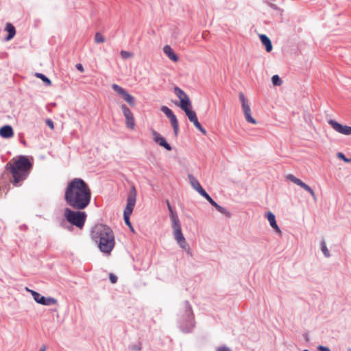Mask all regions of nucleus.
<instances>
[{"label":"nucleus","instance_id":"obj_1","mask_svg":"<svg viewBox=\"0 0 351 351\" xmlns=\"http://www.w3.org/2000/svg\"><path fill=\"white\" fill-rule=\"evenodd\" d=\"M91 190L81 178H73L67 183L64 200L68 206L75 210H84L90 203Z\"/></svg>","mask_w":351,"mask_h":351},{"label":"nucleus","instance_id":"obj_2","mask_svg":"<svg viewBox=\"0 0 351 351\" xmlns=\"http://www.w3.org/2000/svg\"><path fill=\"white\" fill-rule=\"evenodd\" d=\"M90 235L101 252L106 255L111 254L115 245V239L114 232L109 226L97 224L92 228Z\"/></svg>","mask_w":351,"mask_h":351},{"label":"nucleus","instance_id":"obj_3","mask_svg":"<svg viewBox=\"0 0 351 351\" xmlns=\"http://www.w3.org/2000/svg\"><path fill=\"white\" fill-rule=\"evenodd\" d=\"M32 164L26 156H19L17 159L13 160L12 162L7 164L12 177L13 184L17 186L18 183L24 180L29 174Z\"/></svg>","mask_w":351,"mask_h":351},{"label":"nucleus","instance_id":"obj_4","mask_svg":"<svg viewBox=\"0 0 351 351\" xmlns=\"http://www.w3.org/2000/svg\"><path fill=\"white\" fill-rule=\"evenodd\" d=\"M170 217L173 223L172 228L173 230V234L176 241L181 248L184 249L188 254H191L190 247L182 232L181 226L178 217L174 213L170 215Z\"/></svg>","mask_w":351,"mask_h":351},{"label":"nucleus","instance_id":"obj_5","mask_svg":"<svg viewBox=\"0 0 351 351\" xmlns=\"http://www.w3.org/2000/svg\"><path fill=\"white\" fill-rule=\"evenodd\" d=\"M80 210H73L66 208L64 209V216L68 222L81 229L84 226L87 215L86 213Z\"/></svg>","mask_w":351,"mask_h":351},{"label":"nucleus","instance_id":"obj_6","mask_svg":"<svg viewBox=\"0 0 351 351\" xmlns=\"http://www.w3.org/2000/svg\"><path fill=\"white\" fill-rule=\"evenodd\" d=\"M136 191L134 186H132L130 189V193L127 197V204L123 212V217L125 223L132 229V226L131 222L130 221V216L132 214L134 208L135 206L136 200Z\"/></svg>","mask_w":351,"mask_h":351},{"label":"nucleus","instance_id":"obj_7","mask_svg":"<svg viewBox=\"0 0 351 351\" xmlns=\"http://www.w3.org/2000/svg\"><path fill=\"white\" fill-rule=\"evenodd\" d=\"M25 289L32 294L34 300L38 304L45 306L57 304V300L53 298H45L35 291L29 289L28 288H26Z\"/></svg>","mask_w":351,"mask_h":351},{"label":"nucleus","instance_id":"obj_8","mask_svg":"<svg viewBox=\"0 0 351 351\" xmlns=\"http://www.w3.org/2000/svg\"><path fill=\"white\" fill-rule=\"evenodd\" d=\"M239 99L241 102V106L243 110L244 116L246 121L251 123H256L255 119L251 115V109L248 104V100L242 92L239 94Z\"/></svg>","mask_w":351,"mask_h":351},{"label":"nucleus","instance_id":"obj_9","mask_svg":"<svg viewBox=\"0 0 351 351\" xmlns=\"http://www.w3.org/2000/svg\"><path fill=\"white\" fill-rule=\"evenodd\" d=\"M286 179L292 182L295 184L300 186L301 188L304 189L306 191L308 192L311 194V195L313 197V198L314 199L315 201L317 200V197H316V195H315V192L313 191V190L308 185H307L306 183L302 182L300 179L296 178L293 174L287 175Z\"/></svg>","mask_w":351,"mask_h":351},{"label":"nucleus","instance_id":"obj_10","mask_svg":"<svg viewBox=\"0 0 351 351\" xmlns=\"http://www.w3.org/2000/svg\"><path fill=\"white\" fill-rule=\"evenodd\" d=\"M160 110L169 119L171 126L173 129V132H178L179 124L177 117L176 114L173 113V112L169 108L165 106H162Z\"/></svg>","mask_w":351,"mask_h":351},{"label":"nucleus","instance_id":"obj_11","mask_svg":"<svg viewBox=\"0 0 351 351\" xmlns=\"http://www.w3.org/2000/svg\"><path fill=\"white\" fill-rule=\"evenodd\" d=\"M121 110L126 119V124L128 128L130 129H133L134 125V119L130 108L125 104H122Z\"/></svg>","mask_w":351,"mask_h":351},{"label":"nucleus","instance_id":"obj_12","mask_svg":"<svg viewBox=\"0 0 351 351\" xmlns=\"http://www.w3.org/2000/svg\"><path fill=\"white\" fill-rule=\"evenodd\" d=\"M186 115L187 116L189 121L194 124L195 128L199 132H206V130L202 126L201 123L199 122L197 117V114L195 111L192 110L191 112H189L188 113H186Z\"/></svg>","mask_w":351,"mask_h":351},{"label":"nucleus","instance_id":"obj_13","mask_svg":"<svg viewBox=\"0 0 351 351\" xmlns=\"http://www.w3.org/2000/svg\"><path fill=\"white\" fill-rule=\"evenodd\" d=\"M202 196L205 197L209 202V203L213 206L219 213L229 215V213L226 211V210L219 206L217 202H215L206 192H205V193H204Z\"/></svg>","mask_w":351,"mask_h":351},{"label":"nucleus","instance_id":"obj_14","mask_svg":"<svg viewBox=\"0 0 351 351\" xmlns=\"http://www.w3.org/2000/svg\"><path fill=\"white\" fill-rule=\"evenodd\" d=\"M202 196L205 197L209 202V203L213 206L219 213L229 215V213L226 211V210L219 206L217 202H215L206 192H205V193H204Z\"/></svg>","mask_w":351,"mask_h":351},{"label":"nucleus","instance_id":"obj_15","mask_svg":"<svg viewBox=\"0 0 351 351\" xmlns=\"http://www.w3.org/2000/svg\"><path fill=\"white\" fill-rule=\"evenodd\" d=\"M202 196L205 197L209 202V203L213 206L219 213L229 215V213L226 211V210L219 206L217 202H215L206 192H205V193H204Z\"/></svg>","mask_w":351,"mask_h":351},{"label":"nucleus","instance_id":"obj_16","mask_svg":"<svg viewBox=\"0 0 351 351\" xmlns=\"http://www.w3.org/2000/svg\"><path fill=\"white\" fill-rule=\"evenodd\" d=\"M202 196L205 197L209 202V203L213 206L219 213L229 215V213L226 211V210L219 206L217 202H215L206 192H205V193H204Z\"/></svg>","mask_w":351,"mask_h":351},{"label":"nucleus","instance_id":"obj_17","mask_svg":"<svg viewBox=\"0 0 351 351\" xmlns=\"http://www.w3.org/2000/svg\"><path fill=\"white\" fill-rule=\"evenodd\" d=\"M202 196L205 197L209 202V203L213 206L219 213L229 215V213L226 211V210L219 206L217 202H215L206 192H205V193H204Z\"/></svg>","mask_w":351,"mask_h":351},{"label":"nucleus","instance_id":"obj_18","mask_svg":"<svg viewBox=\"0 0 351 351\" xmlns=\"http://www.w3.org/2000/svg\"><path fill=\"white\" fill-rule=\"evenodd\" d=\"M202 196L205 197L209 202V203L213 206L219 213L229 215V213L226 211V210L219 206L217 202H215L206 192H205V193H204Z\"/></svg>","mask_w":351,"mask_h":351},{"label":"nucleus","instance_id":"obj_19","mask_svg":"<svg viewBox=\"0 0 351 351\" xmlns=\"http://www.w3.org/2000/svg\"><path fill=\"white\" fill-rule=\"evenodd\" d=\"M266 217H267V220L269 221L271 228H274V230L276 232L281 234L282 232L276 223L275 215L271 212L269 211L266 214Z\"/></svg>","mask_w":351,"mask_h":351},{"label":"nucleus","instance_id":"obj_20","mask_svg":"<svg viewBox=\"0 0 351 351\" xmlns=\"http://www.w3.org/2000/svg\"><path fill=\"white\" fill-rule=\"evenodd\" d=\"M180 101V103L179 106L180 108L185 112V114L193 110L191 109V101L189 96L183 99H181Z\"/></svg>","mask_w":351,"mask_h":351},{"label":"nucleus","instance_id":"obj_21","mask_svg":"<svg viewBox=\"0 0 351 351\" xmlns=\"http://www.w3.org/2000/svg\"><path fill=\"white\" fill-rule=\"evenodd\" d=\"M154 140L156 143H157L159 145L164 147L168 151L171 150V147L167 142L166 139L160 136L159 134H154Z\"/></svg>","mask_w":351,"mask_h":351},{"label":"nucleus","instance_id":"obj_22","mask_svg":"<svg viewBox=\"0 0 351 351\" xmlns=\"http://www.w3.org/2000/svg\"><path fill=\"white\" fill-rule=\"evenodd\" d=\"M189 178L193 188L195 189L201 195L205 193L206 191L202 187L198 180L193 176L189 175Z\"/></svg>","mask_w":351,"mask_h":351},{"label":"nucleus","instance_id":"obj_23","mask_svg":"<svg viewBox=\"0 0 351 351\" xmlns=\"http://www.w3.org/2000/svg\"><path fill=\"white\" fill-rule=\"evenodd\" d=\"M259 38L262 44L265 47L266 51L270 52L273 49V46L269 38L265 34H261Z\"/></svg>","mask_w":351,"mask_h":351},{"label":"nucleus","instance_id":"obj_24","mask_svg":"<svg viewBox=\"0 0 351 351\" xmlns=\"http://www.w3.org/2000/svg\"><path fill=\"white\" fill-rule=\"evenodd\" d=\"M163 51L171 60L173 62H178V56L175 53L169 45H165L163 47Z\"/></svg>","mask_w":351,"mask_h":351},{"label":"nucleus","instance_id":"obj_25","mask_svg":"<svg viewBox=\"0 0 351 351\" xmlns=\"http://www.w3.org/2000/svg\"><path fill=\"white\" fill-rule=\"evenodd\" d=\"M5 30L8 32V35L5 37V40H10L12 39L16 34V29L14 26L12 24L8 23L5 26Z\"/></svg>","mask_w":351,"mask_h":351},{"label":"nucleus","instance_id":"obj_26","mask_svg":"<svg viewBox=\"0 0 351 351\" xmlns=\"http://www.w3.org/2000/svg\"><path fill=\"white\" fill-rule=\"evenodd\" d=\"M36 76L38 78L40 79L45 86H49L51 85V80L48 77H47L45 74L41 73H36Z\"/></svg>","mask_w":351,"mask_h":351},{"label":"nucleus","instance_id":"obj_27","mask_svg":"<svg viewBox=\"0 0 351 351\" xmlns=\"http://www.w3.org/2000/svg\"><path fill=\"white\" fill-rule=\"evenodd\" d=\"M123 99L127 101L131 106H134L135 104H136V102H135V98L131 95L130 94L128 93V91H126V93L123 95L121 96Z\"/></svg>","mask_w":351,"mask_h":351},{"label":"nucleus","instance_id":"obj_28","mask_svg":"<svg viewBox=\"0 0 351 351\" xmlns=\"http://www.w3.org/2000/svg\"><path fill=\"white\" fill-rule=\"evenodd\" d=\"M328 122L336 132H341L342 125L341 123L333 119H329Z\"/></svg>","mask_w":351,"mask_h":351},{"label":"nucleus","instance_id":"obj_29","mask_svg":"<svg viewBox=\"0 0 351 351\" xmlns=\"http://www.w3.org/2000/svg\"><path fill=\"white\" fill-rule=\"evenodd\" d=\"M174 93L180 100L188 96L186 93L178 86L174 87Z\"/></svg>","mask_w":351,"mask_h":351},{"label":"nucleus","instance_id":"obj_30","mask_svg":"<svg viewBox=\"0 0 351 351\" xmlns=\"http://www.w3.org/2000/svg\"><path fill=\"white\" fill-rule=\"evenodd\" d=\"M112 88L115 92H117L121 96H123L126 93V90L118 84H112Z\"/></svg>","mask_w":351,"mask_h":351},{"label":"nucleus","instance_id":"obj_31","mask_svg":"<svg viewBox=\"0 0 351 351\" xmlns=\"http://www.w3.org/2000/svg\"><path fill=\"white\" fill-rule=\"evenodd\" d=\"M271 82L274 86H280L282 83V81L278 75H273L271 77Z\"/></svg>","mask_w":351,"mask_h":351},{"label":"nucleus","instance_id":"obj_32","mask_svg":"<svg viewBox=\"0 0 351 351\" xmlns=\"http://www.w3.org/2000/svg\"><path fill=\"white\" fill-rule=\"evenodd\" d=\"M106 41V39L104 37V36L99 33V32H97L95 35V42L96 43H103Z\"/></svg>","mask_w":351,"mask_h":351},{"label":"nucleus","instance_id":"obj_33","mask_svg":"<svg viewBox=\"0 0 351 351\" xmlns=\"http://www.w3.org/2000/svg\"><path fill=\"white\" fill-rule=\"evenodd\" d=\"M120 55H121V58L124 60L132 58L134 56L133 53L128 51H124V50H121L120 51Z\"/></svg>","mask_w":351,"mask_h":351},{"label":"nucleus","instance_id":"obj_34","mask_svg":"<svg viewBox=\"0 0 351 351\" xmlns=\"http://www.w3.org/2000/svg\"><path fill=\"white\" fill-rule=\"evenodd\" d=\"M322 251L326 257L330 256V252H329V251L326 247V243L324 241L322 242Z\"/></svg>","mask_w":351,"mask_h":351},{"label":"nucleus","instance_id":"obj_35","mask_svg":"<svg viewBox=\"0 0 351 351\" xmlns=\"http://www.w3.org/2000/svg\"><path fill=\"white\" fill-rule=\"evenodd\" d=\"M0 132H13V129L10 125H5L0 128Z\"/></svg>","mask_w":351,"mask_h":351},{"label":"nucleus","instance_id":"obj_36","mask_svg":"<svg viewBox=\"0 0 351 351\" xmlns=\"http://www.w3.org/2000/svg\"><path fill=\"white\" fill-rule=\"evenodd\" d=\"M45 123L51 130L54 129L53 121L51 119H47L45 120Z\"/></svg>","mask_w":351,"mask_h":351},{"label":"nucleus","instance_id":"obj_37","mask_svg":"<svg viewBox=\"0 0 351 351\" xmlns=\"http://www.w3.org/2000/svg\"><path fill=\"white\" fill-rule=\"evenodd\" d=\"M337 156L339 158L342 159L343 160H344V161H345V162H350V161H351V160H350V159L347 158L345 156V155H344L343 153H341V152H339V153H337Z\"/></svg>","mask_w":351,"mask_h":351},{"label":"nucleus","instance_id":"obj_38","mask_svg":"<svg viewBox=\"0 0 351 351\" xmlns=\"http://www.w3.org/2000/svg\"><path fill=\"white\" fill-rule=\"evenodd\" d=\"M109 280L111 282V283L114 284L117 282V277L113 274H110Z\"/></svg>","mask_w":351,"mask_h":351},{"label":"nucleus","instance_id":"obj_39","mask_svg":"<svg viewBox=\"0 0 351 351\" xmlns=\"http://www.w3.org/2000/svg\"><path fill=\"white\" fill-rule=\"evenodd\" d=\"M14 133H0V135L4 138L12 137Z\"/></svg>","mask_w":351,"mask_h":351},{"label":"nucleus","instance_id":"obj_40","mask_svg":"<svg viewBox=\"0 0 351 351\" xmlns=\"http://www.w3.org/2000/svg\"><path fill=\"white\" fill-rule=\"evenodd\" d=\"M75 67L80 72H84V66L82 64H80V63L77 64Z\"/></svg>","mask_w":351,"mask_h":351},{"label":"nucleus","instance_id":"obj_41","mask_svg":"<svg viewBox=\"0 0 351 351\" xmlns=\"http://www.w3.org/2000/svg\"><path fill=\"white\" fill-rule=\"evenodd\" d=\"M341 132H351V128L350 126L348 125H342V130Z\"/></svg>","mask_w":351,"mask_h":351},{"label":"nucleus","instance_id":"obj_42","mask_svg":"<svg viewBox=\"0 0 351 351\" xmlns=\"http://www.w3.org/2000/svg\"><path fill=\"white\" fill-rule=\"evenodd\" d=\"M318 350L319 351H330L328 348L323 346H318Z\"/></svg>","mask_w":351,"mask_h":351},{"label":"nucleus","instance_id":"obj_43","mask_svg":"<svg viewBox=\"0 0 351 351\" xmlns=\"http://www.w3.org/2000/svg\"><path fill=\"white\" fill-rule=\"evenodd\" d=\"M167 204L168 210H169V211L170 213V215L172 214V213H174V212H173V209H172V208H171V205L169 204V202L168 200L167 201Z\"/></svg>","mask_w":351,"mask_h":351},{"label":"nucleus","instance_id":"obj_44","mask_svg":"<svg viewBox=\"0 0 351 351\" xmlns=\"http://www.w3.org/2000/svg\"><path fill=\"white\" fill-rule=\"evenodd\" d=\"M217 351H231V350L226 347H221L217 349Z\"/></svg>","mask_w":351,"mask_h":351},{"label":"nucleus","instance_id":"obj_45","mask_svg":"<svg viewBox=\"0 0 351 351\" xmlns=\"http://www.w3.org/2000/svg\"><path fill=\"white\" fill-rule=\"evenodd\" d=\"M46 346L45 345L42 346L38 351H46Z\"/></svg>","mask_w":351,"mask_h":351},{"label":"nucleus","instance_id":"obj_46","mask_svg":"<svg viewBox=\"0 0 351 351\" xmlns=\"http://www.w3.org/2000/svg\"><path fill=\"white\" fill-rule=\"evenodd\" d=\"M348 351H351V349L350 348V349L348 350Z\"/></svg>","mask_w":351,"mask_h":351},{"label":"nucleus","instance_id":"obj_47","mask_svg":"<svg viewBox=\"0 0 351 351\" xmlns=\"http://www.w3.org/2000/svg\"><path fill=\"white\" fill-rule=\"evenodd\" d=\"M303 351H308V350H303Z\"/></svg>","mask_w":351,"mask_h":351},{"label":"nucleus","instance_id":"obj_48","mask_svg":"<svg viewBox=\"0 0 351 351\" xmlns=\"http://www.w3.org/2000/svg\"><path fill=\"white\" fill-rule=\"evenodd\" d=\"M350 128H351V125H350Z\"/></svg>","mask_w":351,"mask_h":351}]
</instances>
